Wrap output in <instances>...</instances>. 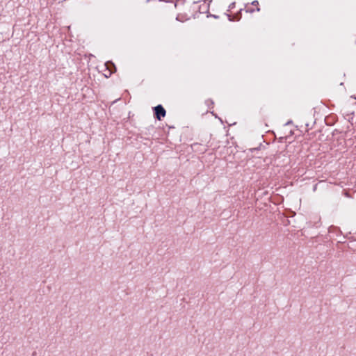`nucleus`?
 <instances>
[{"label":"nucleus","mask_w":356,"mask_h":356,"mask_svg":"<svg viewBox=\"0 0 356 356\" xmlns=\"http://www.w3.org/2000/svg\"><path fill=\"white\" fill-rule=\"evenodd\" d=\"M154 117L158 120H161L166 115L165 108L161 105H158L154 108Z\"/></svg>","instance_id":"nucleus-1"},{"label":"nucleus","mask_w":356,"mask_h":356,"mask_svg":"<svg viewBox=\"0 0 356 356\" xmlns=\"http://www.w3.org/2000/svg\"><path fill=\"white\" fill-rule=\"evenodd\" d=\"M106 68L109 70V74L111 75L113 72L116 71V67L115 65L111 62H108L106 63Z\"/></svg>","instance_id":"nucleus-2"},{"label":"nucleus","mask_w":356,"mask_h":356,"mask_svg":"<svg viewBox=\"0 0 356 356\" xmlns=\"http://www.w3.org/2000/svg\"><path fill=\"white\" fill-rule=\"evenodd\" d=\"M252 6L254 8L250 9V12L259 11L260 10V8H259V2L257 1H252Z\"/></svg>","instance_id":"nucleus-3"},{"label":"nucleus","mask_w":356,"mask_h":356,"mask_svg":"<svg viewBox=\"0 0 356 356\" xmlns=\"http://www.w3.org/2000/svg\"><path fill=\"white\" fill-rule=\"evenodd\" d=\"M149 2H154V3H156V1L155 0H146V3H149Z\"/></svg>","instance_id":"nucleus-4"}]
</instances>
